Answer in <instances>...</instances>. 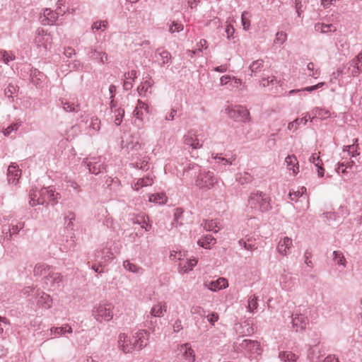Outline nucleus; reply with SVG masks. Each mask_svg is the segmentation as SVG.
Segmentation results:
<instances>
[{
	"mask_svg": "<svg viewBox=\"0 0 362 362\" xmlns=\"http://www.w3.org/2000/svg\"><path fill=\"white\" fill-rule=\"evenodd\" d=\"M247 206L259 212L267 211L271 209L268 196L265 193L259 191L250 194Z\"/></svg>",
	"mask_w": 362,
	"mask_h": 362,
	"instance_id": "1",
	"label": "nucleus"
},
{
	"mask_svg": "<svg viewBox=\"0 0 362 362\" xmlns=\"http://www.w3.org/2000/svg\"><path fill=\"white\" fill-rule=\"evenodd\" d=\"M113 310L112 303L100 304L93 308L92 315L98 322H109L113 317Z\"/></svg>",
	"mask_w": 362,
	"mask_h": 362,
	"instance_id": "2",
	"label": "nucleus"
},
{
	"mask_svg": "<svg viewBox=\"0 0 362 362\" xmlns=\"http://www.w3.org/2000/svg\"><path fill=\"white\" fill-rule=\"evenodd\" d=\"M217 183V178L211 171L200 172L195 181L196 186L202 189H210Z\"/></svg>",
	"mask_w": 362,
	"mask_h": 362,
	"instance_id": "3",
	"label": "nucleus"
},
{
	"mask_svg": "<svg viewBox=\"0 0 362 362\" xmlns=\"http://www.w3.org/2000/svg\"><path fill=\"white\" fill-rule=\"evenodd\" d=\"M308 309L305 308H299L295 313L292 315L291 323L296 331L303 330L308 324Z\"/></svg>",
	"mask_w": 362,
	"mask_h": 362,
	"instance_id": "4",
	"label": "nucleus"
},
{
	"mask_svg": "<svg viewBox=\"0 0 362 362\" xmlns=\"http://www.w3.org/2000/svg\"><path fill=\"white\" fill-rule=\"evenodd\" d=\"M89 172L95 175L105 171V159L102 157L87 158L84 160Z\"/></svg>",
	"mask_w": 362,
	"mask_h": 362,
	"instance_id": "5",
	"label": "nucleus"
},
{
	"mask_svg": "<svg viewBox=\"0 0 362 362\" xmlns=\"http://www.w3.org/2000/svg\"><path fill=\"white\" fill-rule=\"evenodd\" d=\"M226 112L235 122H246L250 117L249 111L243 106L228 107L226 109Z\"/></svg>",
	"mask_w": 362,
	"mask_h": 362,
	"instance_id": "6",
	"label": "nucleus"
},
{
	"mask_svg": "<svg viewBox=\"0 0 362 362\" xmlns=\"http://www.w3.org/2000/svg\"><path fill=\"white\" fill-rule=\"evenodd\" d=\"M349 77H356L362 72V52H360L347 64L344 65Z\"/></svg>",
	"mask_w": 362,
	"mask_h": 362,
	"instance_id": "7",
	"label": "nucleus"
},
{
	"mask_svg": "<svg viewBox=\"0 0 362 362\" xmlns=\"http://www.w3.org/2000/svg\"><path fill=\"white\" fill-rule=\"evenodd\" d=\"M118 346L119 349L126 354L131 353L134 350L138 349L133 334L129 336L124 333H121L118 338Z\"/></svg>",
	"mask_w": 362,
	"mask_h": 362,
	"instance_id": "8",
	"label": "nucleus"
},
{
	"mask_svg": "<svg viewBox=\"0 0 362 362\" xmlns=\"http://www.w3.org/2000/svg\"><path fill=\"white\" fill-rule=\"evenodd\" d=\"M62 279L63 276L60 273L52 271L45 276V284L50 289L55 290L61 287Z\"/></svg>",
	"mask_w": 362,
	"mask_h": 362,
	"instance_id": "9",
	"label": "nucleus"
},
{
	"mask_svg": "<svg viewBox=\"0 0 362 362\" xmlns=\"http://www.w3.org/2000/svg\"><path fill=\"white\" fill-rule=\"evenodd\" d=\"M51 40L50 35L47 33L44 29L40 28L37 29L34 42L37 47H43L47 49V45L51 43Z\"/></svg>",
	"mask_w": 362,
	"mask_h": 362,
	"instance_id": "10",
	"label": "nucleus"
},
{
	"mask_svg": "<svg viewBox=\"0 0 362 362\" xmlns=\"http://www.w3.org/2000/svg\"><path fill=\"white\" fill-rule=\"evenodd\" d=\"M36 303L39 307L45 309H49L52 307V299L50 296L40 289L36 290Z\"/></svg>",
	"mask_w": 362,
	"mask_h": 362,
	"instance_id": "11",
	"label": "nucleus"
},
{
	"mask_svg": "<svg viewBox=\"0 0 362 362\" xmlns=\"http://www.w3.org/2000/svg\"><path fill=\"white\" fill-rule=\"evenodd\" d=\"M58 18V13L50 8H45L40 14L39 20L44 25H53Z\"/></svg>",
	"mask_w": 362,
	"mask_h": 362,
	"instance_id": "12",
	"label": "nucleus"
},
{
	"mask_svg": "<svg viewBox=\"0 0 362 362\" xmlns=\"http://www.w3.org/2000/svg\"><path fill=\"white\" fill-rule=\"evenodd\" d=\"M149 335V332L144 329H140L133 334L138 350L142 349L144 347L147 346L148 343Z\"/></svg>",
	"mask_w": 362,
	"mask_h": 362,
	"instance_id": "13",
	"label": "nucleus"
},
{
	"mask_svg": "<svg viewBox=\"0 0 362 362\" xmlns=\"http://www.w3.org/2000/svg\"><path fill=\"white\" fill-rule=\"evenodd\" d=\"M87 56L89 59L95 61L98 64H103L108 60V55L105 52H100L93 47L88 48Z\"/></svg>",
	"mask_w": 362,
	"mask_h": 362,
	"instance_id": "14",
	"label": "nucleus"
},
{
	"mask_svg": "<svg viewBox=\"0 0 362 362\" xmlns=\"http://www.w3.org/2000/svg\"><path fill=\"white\" fill-rule=\"evenodd\" d=\"M155 57L158 62L160 66L163 67L171 62L172 55L170 52L164 48H158L155 52Z\"/></svg>",
	"mask_w": 362,
	"mask_h": 362,
	"instance_id": "15",
	"label": "nucleus"
},
{
	"mask_svg": "<svg viewBox=\"0 0 362 362\" xmlns=\"http://www.w3.org/2000/svg\"><path fill=\"white\" fill-rule=\"evenodd\" d=\"M21 175V170L18 165L11 163L7 170L8 182L12 185H16Z\"/></svg>",
	"mask_w": 362,
	"mask_h": 362,
	"instance_id": "16",
	"label": "nucleus"
},
{
	"mask_svg": "<svg viewBox=\"0 0 362 362\" xmlns=\"http://www.w3.org/2000/svg\"><path fill=\"white\" fill-rule=\"evenodd\" d=\"M183 143L185 145L189 146L192 149H197L202 146L199 143L195 133L191 132H187L183 137Z\"/></svg>",
	"mask_w": 362,
	"mask_h": 362,
	"instance_id": "17",
	"label": "nucleus"
},
{
	"mask_svg": "<svg viewBox=\"0 0 362 362\" xmlns=\"http://www.w3.org/2000/svg\"><path fill=\"white\" fill-rule=\"evenodd\" d=\"M279 282L283 289L292 291L295 288L296 279L293 278L290 274H282Z\"/></svg>",
	"mask_w": 362,
	"mask_h": 362,
	"instance_id": "18",
	"label": "nucleus"
},
{
	"mask_svg": "<svg viewBox=\"0 0 362 362\" xmlns=\"http://www.w3.org/2000/svg\"><path fill=\"white\" fill-rule=\"evenodd\" d=\"M153 178L152 175H147L146 176L136 179V181H134L132 183V187L138 191L139 189L144 187L151 186L153 183Z\"/></svg>",
	"mask_w": 362,
	"mask_h": 362,
	"instance_id": "19",
	"label": "nucleus"
},
{
	"mask_svg": "<svg viewBox=\"0 0 362 362\" xmlns=\"http://www.w3.org/2000/svg\"><path fill=\"white\" fill-rule=\"evenodd\" d=\"M40 195L47 196V199L52 203V204H57L58 199L61 198L59 193H55V192L49 187H44L40 190Z\"/></svg>",
	"mask_w": 362,
	"mask_h": 362,
	"instance_id": "20",
	"label": "nucleus"
},
{
	"mask_svg": "<svg viewBox=\"0 0 362 362\" xmlns=\"http://www.w3.org/2000/svg\"><path fill=\"white\" fill-rule=\"evenodd\" d=\"M31 82L36 86L40 87L45 80L46 76L37 69H32L30 73Z\"/></svg>",
	"mask_w": 362,
	"mask_h": 362,
	"instance_id": "21",
	"label": "nucleus"
},
{
	"mask_svg": "<svg viewBox=\"0 0 362 362\" xmlns=\"http://www.w3.org/2000/svg\"><path fill=\"white\" fill-rule=\"evenodd\" d=\"M292 246V240L288 237H284L282 240L279 242L277 246L278 252L284 256L288 254V250Z\"/></svg>",
	"mask_w": 362,
	"mask_h": 362,
	"instance_id": "22",
	"label": "nucleus"
},
{
	"mask_svg": "<svg viewBox=\"0 0 362 362\" xmlns=\"http://www.w3.org/2000/svg\"><path fill=\"white\" fill-rule=\"evenodd\" d=\"M58 105L61 106L65 112H77L79 110L80 105L78 103L68 101L64 99H59Z\"/></svg>",
	"mask_w": 362,
	"mask_h": 362,
	"instance_id": "23",
	"label": "nucleus"
},
{
	"mask_svg": "<svg viewBox=\"0 0 362 362\" xmlns=\"http://www.w3.org/2000/svg\"><path fill=\"white\" fill-rule=\"evenodd\" d=\"M180 351L182 353V355L186 360L189 361V362H194V352L189 343L182 344L180 346Z\"/></svg>",
	"mask_w": 362,
	"mask_h": 362,
	"instance_id": "24",
	"label": "nucleus"
},
{
	"mask_svg": "<svg viewBox=\"0 0 362 362\" xmlns=\"http://www.w3.org/2000/svg\"><path fill=\"white\" fill-rule=\"evenodd\" d=\"M167 311V305L165 303L158 302L154 305L150 312L151 317H160L164 315V313Z\"/></svg>",
	"mask_w": 362,
	"mask_h": 362,
	"instance_id": "25",
	"label": "nucleus"
},
{
	"mask_svg": "<svg viewBox=\"0 0 362 362\" xmlns=\"http://www.w3.org/2000/svg\"><path fill=\"white\" fill-rule=\"evenodd\" d=\"M228 285V281L224 278H219L216 281H210L207 286L208 288L212 291H217L218 290L225 288Z\"/></svg>",
	"mask_w": 362,
	"mask_h": 362,
	"instance_id": "26",
	"label": "nucleus"
},
{
	"mask_svg": "<svg viewBox=\"0 0 362 362\" xmlns=\"http://www.w3.org/2000/svg\"><path fill=\"white\" fill-rule=\"evenodd\" d=\"M287 168L289 170H292L294 175H296L299 171L298 162L297 158L294 155H288L285 158Z\"/></svg>",
	"mask_w": 362,
	"mask_h": 362,
	"instance_id": "27",
	"label": "nucleus"
},
{
	"mask_svg": "<svg viewBox=\"0 0 362 362\" xmlns=\"http://www.w3.org/2000/svg\"><path fill=\"white\" fill-rule=\"evenodd\" d=\"M52 271V268L49 265L44 263H40L35 265L33 272L35 276H44V278L45 279V276Z\"/></svg>",
	"mask_w": 362,
	"mask_h": 362,
	"instance_id": "28",
	"label": "nucleus"
},
{
	"mask_svg": "<svg viewBox=\"0 0 362 362\" xmlns=\"http://www.w3.org/2000/svg\"><path fill=\"white\" fill-rule=\"evenodd\" d=\"M310 163H313L317 168V174L319 177H323L325 170L322 167V161L317 153H313L309 158Z\"/></svg>",
	"mask_w": 362,
	"mask_h": 362,
	"instance_id": "29",
	"label": "nucleus"
},
{
	"mask_svg": "<svg viewBox=\"0 0 362 362\" xmlns=\"http://www.w3.org/2000/svg\"><path fill=\"white\" fill-rule=\"evenodd\" d=\"M123 267L127 271L134 273V274H142L144 272V269L141 267H140L136 264L132 263L128 259L124 261Z\"/></svg>",
	"mask_w": 362,
	"mask_h": 362,
	"instance_id": "30",
	"label": "nucleus"
},
{
	"mask_svg": "<svg viewBox=\"0 0 362 362\" xmlns=\"http://www.w3.org/2000/svg\"><path fill=\"white\" fill-rule=\"evenodd\" d=\"M72 332L71 327L67 324L62 327H53L50 329L51 334H54L55 336H61L66 333H71Z\"/></svg>",
	"mask_w": 362,
	"mask_h": 362,
	"instance_id": "31",
	"label": "nucleus"
},
{
	"mask_svg": "<svg viewBox=\"0 0 362 362\" xmlns=\"http://www.w3.org/2000/svg\"><path fill=\"white\" fill-rule=\"evenodd\" d=\"M264 66V60L263 59H257L254 61L249 66V75L252 76L253 74H256L262 71Z\"/></svg>",
	"mask_w": 362,
	"mask_h": 362,
	"instance_id": "32",
	"label": "nucleus"
},
{
	"mask_svg": "<svg viewBox=\"0 0 362 362\" xmlns=\"http://www.w3.org/2000/svg\"><path fill=\"white\" fill-rule=\"evenodd\" d=\"M153 85V81L151 78L142 83L137 88L138 93L140 95H145L147 92L151 93V88Z\"/></svg>",
	"mask_w": 362,
	"mask_h": 362,
	"instance_id": "33",
	"label": "nucleus"
},
{
	"mask_svg": "<svg viewBox=\"0 0 362 362\" xmlns=\"http://www.w3.org/2000/svg\"><path fill=\"white\" fill-rule=\"evenodd\" d=\"M29 204L31 206L39 205H43L45 204V199L38 197V192L36 191L31 190L29 194Z\"/></svg>",
	"mask_w": 362,
	"mask_h": 362,
	"instance_id": "34",
	"label": "nucleus"
},
{
	"mask_svg": "<svg viewBox=\"0 0 362 362\" xmlns=\"http://www.w3.org/2000/svg\"><path fill=\"white\" fill-rule=\"evenodd\" d=\"M308 113L306 114L305 117L302 118H296L293 122H291L288 124V129L289 130H293L296 131L298 129L299 126L301 124H305L308 120V119H310V117H307Z\"/></svg>",
	"mask_w": 362,
	"mask_h": 362,
	"instance_id": "35",
	"label": "nucleus"
},
{
	"mask_svg": "<svg viewBox=\"0 0 362 362\" xmlns=\"http://www.w3.org/2000/svg\"><path fill=\"white\" fill-rule=\"evenodd\" d=\"M279 357L282 362H297L298 358L291 351L279 352Z\"/></svg>",
	"mask_w": 362,
	"mask_h": 362,
	"instance_id": "36",
	"label": "nucleus"
},
{
	"mask_svg": "<svg viewBox=\"0 0 362 362\" xmlns=\"http://www.w3.org/2000/svg\"><path fill=\"white\" fill-rule=\"evenodd\" d=\"M198 245L204 248H210L211 245L216 243V239L211 235H206L197 242Z\"/></svg>",
	"mask_w": 362,
	"mask_h": 362,
	"instance_id": "37",
	"label": "nucleus"
},
{
	"mask_svg": "<svg viewBox=\"0 0 362 362\" xmlns=\"http://www.w3.org/2000/svg\"><path fill=\"white\" fill-rule=\"evenodd\" d=\"M312 112L315 115L320 117L321 119H325L329 118L331 116V112L329 110L321 108L316 107L313 110Z\"/></svg>",
	"mask_w": 362,
	"mask_h": 362,
	"instance_id": "38",
	"label": "nucleus"
},
{
	"mask_svg": "<svg viewBox=\"0 0 362 362\" xmlns=\"http://www.w3.org/2000/svg\"><path fill=\"white\" fill-rule=\"evenodd\" d=\"M252 179V176L247 172L240 173L236 175V180L241 185L250 183Z\"/></svg>",
	"mask_w": 362,
	"mask_h": 362,
	"instance_id": "39",
	"label": "nucleus"
},
{
	"mask_svg": "<svg viewBox=\"0 0 362 362\" xmlns=\"http://www.w3.org/2000/svg\"><path fill=\"white\" fill-rule=\"evenodd\" d=\"M239 346L242 349H248L250 351H252L253 349H257L259 348L258 342L250 339L243 340Z\"/></svg>",
	"mask_w": 362,
	"mask_h": 362,
	"instance_id": "40",
	"label": "nucleus"
},
{
	"mask_svg": "<svg viewBox=\"0 0 362 362\" xmlns=\"http://www.w3.org/2000/svg\"><path fill=\"white\" fill-rule=\"evenodd\" d=\"M239 244L240 245L243 246L245 250L250 251L255 250L257 248L255 240H252L251 238H248L247 240L241 239L239 240Z\"/></svg>",
	"mask_w": 362,
	"mask_h": 362,
	"instance_id": "41",
	"label": "nucleus"
},
{
	"mask_svg": "<svg viewBox=\"0 0 362 362\" xmlns=\"http://www.w3.org/2000/svg\"><path fill=\"white\" fill-rule=\"evenodd\" d=\"M315 28L322 33L336 31V28L332 24L317 23Z\"/></svg>",
	"mask_w": 362,
	"mask_h": 362,
	"instance_id": "42",
	"label": "nucleus"
},
{
	"mask_svg": "<svg viewBox=\"0 0 362 362\" xmlns=\"http://www.w3.org/2000/svg\"><path fill=\"white\" fill-rule=\"evenodd\" d=\"M197 260L195 259H189L185 264L180 263V272H187L188 271H190L193 269V267L197 264Z\"/></svg>",
	"mask_w": 362,
	"mask_h": 362,
	"instance_id": "43",
	"label": "nucleus"
},
{
	"mask_svg": "<svg viewBox=\"0 0 362 362\" xmlns=\"http://www.w3.org/2000/svg\"><path fill=\"white\" fill-rule=\"evenodd\" d=\"M112 113L113 114V117H115L114 122L117 126L121 124L122 122L123 117L124 115V110L123 108L119 107V109L114 110Z\"/></svg>",
	"mask_w": 362,
	"mask_h": 362,
	"instance_id": "44",
	"label": "nucleus"
},
{
	"mask_svg": "<svg viewBox=\"0 0 362 362\" xmlns=\"http://www.w3.org/2000/svg\"><path fill=\"white\" fill-rule=\"evenodd\" d=\"M149 201L159 204H163L167 201V197L163 194H154L149 197Z\"/></svg>",
	"mask_w": 362,
	"mask_h": 362,
	"instance_id": "45",
	"label": "nucleus"
},
{
	"mask_svg": "<svg viewBox=\"0 0 362 362\" xmlns=\"http://www.w3.org/2000/svg\"><path fill=\"white\" fill-rule=\"evenodd\" d=\"M332 255H334L333 259L336 261L338 265L346 267V261L341 252L333 251Z\"/></svg>",
	"mask_w": 362,
	"mask_h": 362,
	"instance_id": "46",
	"label": "nucleus"
},
{
	"mask_svg": "<svg viewBox=\"0 0 362 362\" xmlns=\"http://www.w3.org/2000/svg\"><path fill=\"white\" fill-rule=\"evenodd\" d=\"M76 216L73 212H69L65 217V224L67 230H73L74 229V221H75Z\"/></svg>",
	"mask_w": 362,
	"mask_h": 362,
	"instance_id": "47",
	"label": "nucleus"
},
{
	"mask_svg": "<svg viewBox=\"0 0 362 362\" xmlns=\"http://www.w3.org/2000/svg\"><path fill=\"white\" fill-rule=\"evenodd\" d=\"M287 40V34L284 31L276 33L274 42L280 45H283Z\"/></svg>",
	"mask_w": 362,
	"mask_h": 362,
	"instance_id": "48",
	"label": "nucleus"
},
{
	"mask_svg": "<svg viewBox=\"0 0 362 362\" xmlns=\"http://www.w3.org/2000/svg\"><path fill=\"white\" fill-rule=\"evenodd\" d=\"M358 144L356 146L354 144L351 145L345 146L344 147V151H348L349 154L351 155V157H356L358 156L360 153L358 152Z\"/></svg>",
	"mask_w": 362,
	"mask_h": 362,
	"instance_id": "49",
	"label": "nucleus"
},
{
	"mask_svg": "<svg viewBox=\"0 0 362 362\" xmlns=\"http://www.w3.org/2000/svg\"><path fill=\"white\" fill-rule=\"evenodd\" d=\"M24 227V223H18L16 225H12L8 231H9V237L11 238L14 235H17L19 231L23 229Z\"/></svg>",
	"mask_w": 362,
	"mask_h": 362,
	"instance_id": "50",
	"label": "nucleus"
},
{
	"mask_svg": "<svg viewBox=\"0 0 362 362\" xmlns=\"http://www.w3.org/2000/svg\"><path fill=\"white\" fill-rule=\"evenodd\" d=\"M278 83L279 81L275 76H272L271 78H262V80L260 81V86H262V87H267L269 86L270 84L274 85Z\"/></svg>",
	"mask_w": 362,
	"mask_h": 362,
	"instance_id": "51",
	"label": "nucleus"
},
{
	"mask_svg": "<svg viewBox=\"0 0 362 362\" xmlns=\"http://www.w3.org/2000/svg\"><path fill=\"white\" fill-rule=\"evenodd\" d=\"M257 306H258L257 298L255 295L250 296V298L248 299V305H247V308H248L249 311L253 312L254 310L257 309Z\"/></svg>",
	"mask_w": 362,
	"mask_h": 362,
	"instance_id": "52",
	"label": "nucleus"
},
{
	"mask_svg": "<svg viewBox=\"0 0 362 362\" xmlns=\"http://www.w3.org/2000/svg\"><path fill=\"white\" fill-rule=\"evenodd\" d=\"M204 228L206 230L214 231L215 233L218 232V229H216V223L214 222L213 220L206 221L205 223H204Z\"/></svg>",
	"mask_w": 362,
	"mask_h": 362,
	"instance_id": "53",
	"label": "nucleus"
},
{
	"mask_svg": "<svg viewBox=\"0 0 362 362\" xmlns=\"http://www.w3.org/2000/svg\"><path fill=\"white\" fill-rule=\"evenodd\" d=\"M18 90V88L16 86L10 83L4 90L5 95L7 98H12Z\"/></svg>",
	"mask_w": 362,
	"mask_h": 362,
	"instance_id": "54",
	"label": "nucleus"
},
{
	"mask_svg": "<svg viewBox=\"0 0 362 362\" xmlns=\"http://www.w3.org/2000/svg\"><path fill=\"white\" fill-rule=\"evenodd\" d=\"M21 124V122L20 123L16 122V123H13L11 125H9L6 129H5L3 131L4 136H8L11 134V132L17 131V129L19 128Z\"/></svg>",
	"mask_w": 362,
	"mask_h": 362,
	"instance_id": "55",
	"label": "nucleus"
},
{
	"mask_svg": "<svg viewBox=\"0 0 362 362\" xmlns=\"http://www.w3.org/2000/svg\"><path fill=\"white\" fill-rule=\"evenodd\" d=\"M134 117L136 118L134 121V124L137 126L140 125L141 122L143 121L144 118V112L143 110L134 109L133 112Z\"/></svg>",
	"mask_w": 362,
	"mask_h": 362,
	"instance_id": "56",
	"label": "nucleus"
},
{
	"mask_svg": "<svg viewBox=\"0 0 362 362\" xmlns=\"http://www.w3.org/2000/svg\"><path fill=\"white\" fill-rule=\"evenodd\" d=\"M36 288L31 286H26L21 290V293L25 297L36 296Z\"/></svg>",
	"mask_w": 362,
	"mask_h": 362,
	"instance_id": "57",
	"label": "nucleus"
},
{
	"mask_svg": "<svg viewBox=\"0 0 362 362\" xmlns=\"http://www.w3.org/2000/svg\"><path fill=\"white\" fill-rule=\"evenodd\" d=\"M183 25L180 23L174 21L169 28V31L171 33H179L183 30Z\"/></svg>",
	"mask_w": 362,
	"mask_h": 362,
	"instance_id": "58",
	"label": "nucleus"
},
{
	"mask_svg": "<svg viewBox=\"0 0 362 362\" xmlns=\"http://www.w3.org/2000/svg\"><path fill=\"white\" fill-rule=\"evenodd\" d=\"M182 210L181 209H176L175 214H174V222L173 224L175 226H177V225H182V222H179V220L181 218V216H182Z\"/></svg>",
	"mask_w": 362,
	"mask_h": 362,
	"instance_id": "59",
	"label": "nucleus"
},
{
	"mask_svg": "<svg viewBox=\"0 0 362 362\" xmlns=\"http://www.w3.org/2000/svg\"><path fill=\"white\" fill-rule=\"evenodd\" d=\"M306 192V188L303 187L301 188V191H296V192H290L289 193V197L291 199V200L292 201H294L296 200L297 198L300 197H302L303 194Z\"/></svg>",
	"mask_w": 362,
	"mask_h": 362,
	"instance_id": "60",
	"label": "nucleus"
},
{
	"mask_svg": "<svg viewBox=\"0 0 362 362\" xmlns=\"http://www.w3.org/2000/svg\"><path fill=\"white\" fill-rule=\"evenodd\" d=\"M247 13H248L247 12H243L242 13V16H241L242 24H243V29L245 30H249L250 26V20H248V19H247L245 18V15L247 14Z\"/></svg>",
	"mask_w": 362,
	"mask_h": 362,
	"instance_id": "61",
	"label": "nucleus"
},
{
	"mask_svg": "<svg viewBox=\"0 0 362 362\" xmlns=\"http://www.w3.org/2000/svg\"><path fill=\"white\" fill-rule=\"evenodd\" d=\"M191 313L193 315L197 314L200 316H203L204 314L205 313V311L202 307L198 305H194L191 308Z\"/></svg>",
	"mask_w": 362,
	"mask_h": 362,
	"instance_id": "62",
	"label": "nucleus"
},
{
	"mask_svg": "<svg viewBox=\"0 0 362 362\" xmlns=\"http://www.w3.org/2000/svg\"><path fill=\"white\" fill-rule=\"evenodd\" d=\"M225 32H226V33L227 35V38L228 40H230V39L233 38V34L235 33V29H234L233 25H227L226 27Z\"/></svg>",
	"mask_w": 362,
	"mask_h": 362,
	"instance_id": "63",
	"label": "nucleus"
},
{
	"mask_svg": "<svg viewBox=\"0 0 362 362\" xmlns=\"http://www.w3.org/2000/svg\"><path fill=\"white\" fill-rule=\"evenodd\" d=\"M219 319L218 315L216 313H212L207 315V320L211 325H214V323Z\"/></svg>",
	"mask_w": 362,
	"mask_h": 362,
	"instance_id": "64",
	"label": "nucleus"
}]
</instances>
